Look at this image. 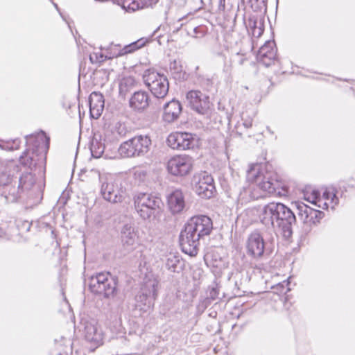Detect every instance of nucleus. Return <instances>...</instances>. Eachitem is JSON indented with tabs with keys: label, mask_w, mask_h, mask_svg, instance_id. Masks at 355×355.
I'll return each instance as SVG.
<instances>
[{
	"label": "nucleus",
	"mask_w": 355,
	"mask_h": 355,
	"mask_svg": "<svg viewBox=\"0 0 355 355\" xmlns=\"http://www.w3.org/2000/svg\"><path fill=\"white\" fill-rule=\"evenodd\" d=\"M105 50L107 52V56L109 60L122 56L121 46L119 44H111Z\"/></svg>",
	"instance_id": "obj_31"
},
{
	"label": "nucleus",
	"mask_w": 355,
	"mask_h": 355,
	"mask_svg": "<svg viewBox=\"0 0 355 355\" xmlns=\"http://www.w3.org/2000/svg\"><path fill=\"white\" fill-rule=\"evenodd\" d=\"M193 166V160L189 156H175L167 163L168 171L173 175L184 176L187 175Z\"/></svg>",
	"instance_id": "obj_15"
},
{
	"label": "nucleus",
	"mask_w": 355,
	"mask_h": 355,
	"mask_svg": "<svg viewBox=\"0 0 355 355\" xmlns=\"http://www.w3.org/2000/svg\"><path fill=\"white\" fill-rule=\"evenodd\" d=\"M35 153L33 151L31 153L29 151L24 152L23 155L20 156L19 161L20 163L32 169L33 167H35L37 164V162L39 159H35Z\"/></svg>",
	"instance_id": "obj_27"
},
{
	"label": "nucleus",
	"mask_w": 355,
	"mask_h": 355,
	"mask_svg": "<svg viewBox=\"0 0 355 355\" xmlns=\"http://www.w3.org/2000/svg\"><path fill=\"white\" fill-rule=\"evenodd\" d=\"M40 159H44L43 155H41V156H40Z\"/></svg>",
	"instance_id": "obj_47"
},
{
	"label": "nucleus",
	"mask_w": 355,
	"mask_h": 355,
	"mask_svg": "<svg viewBox=\"0 0 355 355\" xmlns=\"http://www.w3.org/2000/svg\"><path fill=\"white\" fill-rule=\"evenodd\" d=\"M236 56L239 58L238 62H239V64L242 65L244 63V62H245V60L246 59L245 55L243 54H241L239 53H237L236 54Z\"/></svg>",
	"instance_id": "obj_40"
},
{
	"label": "nucleus",
	"mask_w": 355,
	"mask_h": 355,
	"mask_svg": "<svg viewBox=\"0 0 355 355\" xmlns=\"http://www.w3.org/2000/svg\"><path fill=\"white\" fill-rule=\"evenodd\" d=\"M144 45V42L139 40L131 44L124 46L123 48H121L122 56L127 55L128 53H133L135 51L140 49Z\"/></svg>",
	"instance_id": "obj_30"
},
{
	"label": "nucleus",
	"mask_w": 355,
	"mask_h": 355,
	"mask_svg": "<svg viewBox=\"0 0 355 355\" xmlns=\"http://www.w3.org/2000/svg\"><path fill=\"white\" fill-rule=\"evenodd\" d=\"M99 180L101 182V193L105 200L112 203L123 200V191L111 176L99 175Z\"/></svg>",
	"instance_id": "obj_12"
},
{
	"label": "nucleus",
	"mask_w": 355,
	"mask_h": 355,
	"mask_svg": "<svg viewBox=\"0 0 355 355\" xmlns=\"http://www.w3.org/2000/svg\"><path fill=\"white\" fill-rule=\"evenodd\" d=\"M90 115L94 119H98L104 109L103 96L98 92H92L89 97Z\"/></svg>",
	"instance_id": "obj_21"
},
{
	"label": "nucleus",
	"mask_w": 355,
	"mask_h": 355,
	"mask_svg": "<svg viewBox=\"0 0 355 355\" xmlns=\"http://www.w3.org/2000/svg\"><path fill=\"white\" fill-rule=\"evenodd\" d=\"M135 85V80L132 77H126L123 78L119 84V93L121 96H125L127 93Z\"/></svg>",
	"instance_id": "obj_28"
},
{
	"label": "nucleus",
	"mask_w": 355,
	"mask_h": 355,
	"mask_svg": "<svg viewBox=\"0 0 355 355\" xmlns=\"http://www.w3.org/2000/svg\"><path fill=\"white\" fill-rule=\"evenodd\" d=\"M152 258L150 255L147 256L146 254H144L141 256L140 262H139V268H146L148 270L151 266Z\"/></svg>",
	"instance_id": "obj_36"
},
{
	"label": "nucleus",
	"mask_w": 355,
	"mask_h": 355,
	"mask_svg": "<svg viewBox=\"0 0 355 355\" xmlns=\"http://www.w3.org/2000/svg\"><path fill=\"white\" fill-rule=\"evenodd\" d=\"M35 183V178L32 173H25L19 178V188L21 190H30Z\"/></svg>",
	"instance_id": "obj_26"
},
{
	"label": "nucleus",
	"mask_w": 355,
	"mask_h": 355,
	"mask_svg": "<svg viewBox=\"0 0 355 355\" xmlns=\"http://www.w3.org/2000/svg\"><path fill=\"white\" fill-rule=\"evenodd\" d=\"M143 79L145 85L156 98H163L167 95L169 83L164 74L148 69L145 71Z\"/></svg>",
	"instance_id": "obj_9"
},
{
	"label": "nucleus",
	"mask_w": 355,
	"mask_h": 355,
	"mask_svg": "<svg viewBox=\"0 0 355 355\" xmlns=\"http://www.w3.org/2000/svg\"><path fill=\"white\" fill-rule=\"evenodd\" d=\"M118 133L120 136H123L125 134V126L122 124H119L118 127Z\"/></svg>",
	"instance_id": "obj_41"
},
{
	"label": "nucleus",
	"mask_w": 355,
	"mask_h": 355,
	"mask_svg": "<svg viewBox=\"0 0 355 355\" xmlns=\"http://www.w3.org/2000/svg\"><path fill=\"white\" fill-rule=\"evenodd\" d=\"M242 120L243 121V125L246 128H250L252 125V120L251 118L245 119L243 115L241 116Z\"/></svg>",
	"instance_id": "obj_39"
},
{
	"label": "nucleus",
	"mask_w": 355,
	"mask_h": 355,
	"mask_svg": "<svg viewBox=\"0 0 355 355\" xmlns=\"http://www.w3.org/2000/svg\"><path fill=\"white\" fill-rule=\"evenodd\" d=\"M272 241V238L265 239L263 235L258 230L252 231L245 241V249L247 254L254 259H260L265 254H269L270 250L269 243Z\"/></svg>",
	"instance_id": "obj_6"
},
{
	"label": "nucleus",
	"mask_w": 355,
	"mask_h": 355,
	"mask_svg": "<svg viewBox=\"0 0 355 355\" xmlns=\"http://www.w3.org/2000/svg\"><path fill=\"white\" fill-rule=\"evenodd\" d=\"M168 205L173 214H180L185 207L184 196L180 190H175L168 196Z\"/></svg>",
	"instance_id": "obj_22"
},
{
	"label": "nucleus",
	"mask_w": 355,
	"mask_h": 355,
	"mask_svg": "<svg viewBox=\"0 0 355 355\" xmlns=\"http://www.w3.org/2000/svg\"><path fill=\"white\" fill-rule=\"evenodd\" d=\"M194 189L196 193L202 198H211L216 191L213 178L210 175L203 173L199 176Z\"/></svg>",
	"instance_id": "obj_16"
},
{
	"label": "nucleus",
	"mask_w": 355,
	"mask_h": 355,
	"mask_svg": "<svg viewBox=\"0 0 355 355\" xmlns=\"http://www.w3.org/2000/svg\"><path fill=\"white\" fill-rule=\"evenodd\" d=\"M90 150L94 157H100L104 152L105 146L103 144L94 139L91 143Z\"/></svg>",
	"instance_id": "obj_29"
},
{
	"label": "nucleus",
	"mask_w": 355,
	"mask_h": 355,
	"mask_svg": "<svg viewBox=\"0 0 355 355\" xmlns=\"http://www.w3.org/2000/svg\"><path fill=\"white\" fill-rule=\"evenodd\" d=\"M130 107L136 110H143L149 105V96L146 92L138 91L130 99Z\"/></svg>",
	"instance_id": "obj_23"
},
{
	"label": "nucleus",
	"mask_w": 355,
	"mask_h": 355,
	"mask_svg": "<svg viewBox=\"0 0 355 355\" xmlns=\"http://www.w3.org/2000/svg\"><path fill=\"white\" fill-rule=\"evenodd\" d=\"M277 57V49L273 41H267L259 50L257 58L258 62L266 67L275 63Z\"/></svg>",
	"instance_id": "obj_18"
},
{
	"label": "nucleus",
	"mask_w": 355,
	"mask_h": 355,
	"mask_svg": "<svg viewBox=\"0 0 355 355\" xmlns=\"http://www.w3.org/2000/svg\"><path fill=\"white\" fill-rule=\"evenodd\" d=\"M304 200L322 209H329V207L334 209L339 202L338 198L333 188L327 189L323 192L322 198L320 197V193L316 190H312L311 193L306 191L304 193Z\"/></svg>",
	"instance_id": "obj_10"
},
{
	"label": "nucleus",
	"mask_w": 355,
	"mask_h": 355,
	"mask_svg": "<svg viewBox=\"0 0 355 355\" xmlns=\"http://www.w3.org/2000/svg\"><path fill=\"white\" fill-rule=\"evenodd\" d=\"M293 209L296 211L298 218L304 224L315 225L324 217L322 211L311 208L303 202L297 201L292 203Z\"/></svg>",
	"instance_id": "obj_13"
},
{
	"label": "nucleus",
	"mask_w": 355,
	"mask_h": 355,
	"mask_svg": "<svg viewBox=\"0 0 355 355\" xmlns=\"http://www.w3.org/2000/svg\"><path fill=\"white\" fill-rule=\"evenodd\" d=\"M123 4V8L128 12H134L139 8V4L135 0H117Z\"/></svg>",
	"instance_id": "obj_33"
},
{
	"label": "nucleus",
	"mask_w": 355,
	"mask_h": 355,
	"mask_svg": "<svg viewBox=\"0 0 355 355\" xmlns=\"http://www.w3.org/2000/svg\"><path fill=\"white\" fill-rule=\"evenodd\" d=\"M198 141L196 135L186 132H173L167 138L168 145L171 148L179 150L193 148L198 145Z\"/></svg>",
	"instance_id": "obj_14"
},
{
	"label": "nucleus",
	"mask_w": 355,
	"mask_h": 355,
	"mask_svg": "<svg viewBox=\"0 0 355 355\" xmlns=\"http://www.w3.org/2000/svg\"><path fill=\"white\" fill-rule=\"evenodd\" d=\"M19 166L14 161H8L0 164V186L8 184L11 179L19 173Z\"/></svg>",
	"instance_id": "obj_19"
},
{
	"label": "nucleus",
	"mask_w": 355,
	"mask_h": 355,
	"mask_svg": "<svg viewBox=\"0 0 355 355\" xmlns=\"http://www.w3.org/2000/svg\"><path fill=\"white\" fill-rule=\"evenodd\" d=\"M84 336L87 342L96 347L101 345L103 343L104 334L103 330L95 320L85 323Z\"/></svg>",
	"instance_id": "obj_17"
},
{
	"label": "nucleus",
	"mask_w": 355,
	"mask_h": 355,
	"mask_svg": "<svg viewBox=\"0 0 355 355\" xmlns=\"http://www.w3.org/2000/svg\"><path fill=\"white\" fill-rule=\"evenodd\" d=\"M182 105L177 100H172L164 107L163 120L167 123L176 121L182 112Z\"/></svg>",
	"instance_id": "obj_20"
},
{
	"label": "nucleus",
	"mask_w": 355,
	"mask_h": 355,
	"mask_svg": "<svg viewBox=\"0 0 355 355\" xmlns=\"http://www.w3.org/2000/svg\"><path fill=\"white\" fill-rule=\"evenodd\" d=\"M37 140H42V141H46L47 144L49 143V138H47L43 133L38 135Z\"/></svg>",
	"instance_id": "obj_43"
},
{
	"label": "nucleus",
	"mask_w": 355,
	"mask_h": 355,
	"mask_svg": "<svg viewBox=\"0 0 355 355\" xmlns=\"http://www.w3.org/2000/svg\"><path fill=\"white\" fill-rule=\"evenodd\" d=\"M289 279L290 278L273 286L272 288L275 290V292L282 295L286 294L291 291V288L288 287L290 284Z\"/></svg>",
	"instance_id": "obj_34"
},
{
	"label": "nucleus",
	"mask_w": 355,
	"mask_h": 355,
	"mask_svg": "<svg viewBox=\"0 0 355 355\" xmlns=\"http://www.w3.org/2000/svg\"><path fill=\"white\" fill-rule=\"evenodd\" d=\"M232 60L225 59L222 69V75L227 81L232 80Z\"/></svg>",
	"instance_id": "obj_32"
},
{
	"label": "nucleus",
	"mask_w": 355,
	"mask_h": 355,
	"mask_svg": "<svg viewBox=\"0 0 355 355\" xmlns=\"http://www.w3.org/2000/svg\"><path fill=\"white\" fill-rule=\"evenodd\" d=\"M89 287L92 293L110 297L116 291V282L109 272H100L90 278Z\"/></svg>",
	"instance_id": "obj_8"
},
{
	"label": "nucleus",
	"mask_w": 355,
	"mask_h": 355,
	"mask_svg": "<svg viewBox=\"0 0 355 355\" xmlns=\"http://www.w3.org/2000/svg\"><path fill=\"white\" fill-rule=\"evenodd\" d=\"M158 281L153 275L146 276L139 293L135 296V308L142 313L149 311L157 297Z\"/></svg>",
	"instance_id": "obj_4"
},
{
	"label": "nucleus",
	"mask_w": 355,
	"mask_h": 355,
	"mask_svg": "<svg viewBox=\"0 0 355 355\" xmlns=\"http://www.w3.org/2000/svg\"><path fill=\"white\" fill-rule=\"evenodd\" d=\"M209 297L211 300H216L218 298V288L217 287L212 288L209 292Z\"/></svg>",
	"instance_id": "obj_38"
},
{
	"label": "nucleus",
	"mask_w": 355,
	"mask_h": 355,
	"mask_svg": "<svg viewBox=\"0 0 355 355\" xmlns=\"http://www.w3.org/2000/svg\"><path fill=\"white\" fill-rule=\"evenodd\" d=\"M213 229L211 218L205 215L191 218L180 233V242L182 252L191 257L198 252L200 241L209 236Z\"/></svg>",
	"instance_id": "obj_3"
},
{
	"label": "nucleus",
	"mask_w": 355,
	"mask_h": 355,
	"mask_svg": "<svg viewBox=\"0 0 355 355\" xmlns=\"http://www.w3.org/2000/svg\"><path fill=\"white\" fill-rule=\"evenodd\" d=\"M261 223L268 229L278 228L284 237L288 239L293 234V225L296 223V216L290 207L281 202H270L261 209Z\"/></svg>",
	"instance_id": "obj_2"
},
{
	"label": "nucleus",
	"mask_w": 355,
	"mask_h": 355,
	"mask_svg": "<svg viewBox=\"0 0 355 355\" xmlns=\"http://www.w3.org/2000/svg\"><path fill=\"white\" fill-rule=\"evenodd\" d=\"M107 59H108V57L107 56L106 51L105 53H103L101 51L93 52L89 55V60L92 63H100Z\"/></svg>",
	"instance_id": "obj_35"
},
{
	"label": "nucleus",
	"mask_w": 355,
	"mask_h": 355,
	"mask_svg": "<svg viewBox=\"0 0 355 355\" xmlns=\"http://www.w3.org/2000/svg\"><path fill=\"white\" fill-rule=\"evenodd\" d=\"M186 99L190 107L197 113L209 116L211 112V103L206 94L198 90L187 92Z\"/></svg>",
	"instance_id": "obj_11"
},
{
	"label": "nucleus",
	"mask_w": 355,
	"mask_h": 355,
	"mask_svg": "<svg viewBox=\"0 0 355 355\" xmlns=\"http://www.w3.org/2000/svg\"><path fill=\"white\" fill-rule=\"evenodd\" d=\"M146 175V173L142 170H137L135 173V175L136 177L139 176L140 178H144Z\"/></svg>",
	"instance_id": "obj_42"
},
{
	"label": "nucleus",
	"mask_w": 355,
	"mask_h": 355,
	"mask_svg": "<svg viewBox=\"0 0 355 355\" xmlns=\"http://www.w3.org/2000/svg\"><path fill=\"white\" fill-rule=\"evenodd\" d=\"M261 3H263L264 7H266V1L267 0H261Z\"/></svg>",
	"instance_id": "obj_45"
},
{
	"label": "nucleus",
	"mask_w": 355,
	"mask_h": 355,
	"mask_svg": "<svg viewBox=\"0 0 355 355\" xmlns=\"http://www.w3.org/2000/svg\"><path fill=\"white\" fill-rule=\"evenodd\" d=\"M6 236V232L1 227H0V238H5Z\"/></svg>",
	"instance_id": "obj_44"
},
{
	"label": "nucleus",
	"mask_w": 355,
	"mask_h": 355,
	"mask_svg": "<svg viewBox=\"0 0 355 355\" xmlns=\"http://www.w3.org/2000/svg\"><path fill=\"white\" fill-rule=\"evenodd\" d=\"M135 207L143 219H148L155 211L161 209L163 205L160 198L150 193H140L134 198Z\"/></svg>",
	"instance_id": "obj_7"
},
{
	"label": "nucleus",
	"mask_w": 355,
	"mask_h": 355,
	"mask_svg": "<svg viewBox=\"0 0 355 355\" xmlns=\"http://www.w3.org/2000/svg\"><path fill=\"white\" fill-rule=\"evenodd\" d=\"M150 146L151 139L148 135H137L123 142L119 153L124 157L144 156L150 150Z\"/></svg>",
	"instance_id": "obj_5"
},
{
	"label": "nucleus",
	"mask_w": 355,
	"mask_h": 355,
	"mask_svg": "<svg viewBox=\"0 0 355 355\" xmlns=\"http://www.w3.org/2000/svg\"><path fill=\"white\" fill-rule=\"evenodd\" d=\"M121 239L124 245L132 248L137 243L138 237L134 228L130 225H125L121 230Z\"/></svg>",
	"instance_id": "obj_24"
},
{
	"label": "nucleus",
	"mask_w": 355,
	"mask_h": 355,
	"mask_svg": "<svg viewBox=\"0 0 355 355\" xmlns=\"http://www.w3.org/2000/svg\"><path fill=\"white\" fill-rule=\"evenodd\" d=\"M246 180L250 182L248 187H243L240 192L241 200L247 202L261 197L257 191V186L263 191L282 197L288 193L286 187H280L279 182L275 178L272 173H269L259 164H251L246 172Z\"/></svg>",
	"instance_id": "obj_1"
},
{
	"label": "nucleus",
	"mask_w": 355,
	"mask_h": 355,
	"mask_svg": "<svg viewBox=\"0 0 355 355\" xmlns=\"http://www.w3.org/2000/svg\"><path fill=\"white\" fill-rule=\"evenodd\" d=\"M257 22H254V27L252 28V35L254 37H260L263 33V25L261 21L259 22V26L257 25Z\"/></svg>",
	"instance_id": "obj_37"
},
{
	"label": "nucleus",
	"mask_w": 355,
	"mask_h": 355,
	"mask_svg": "<svg viewBox=\"0 0 355 355\" xmlns=\"http://www.w3.org/2000/svg\"><path fill=\"white\" fill-rule=\"evenodd\" d=\"M54 6L58 9V6L56 3H53Z\"/></svg>",
	"instance_id": "obj_46"
},
{
	"label": "nucleus",
	"mask_w": 355,
	"mask_h": 355,
	"mask_svg": "<svg viewBox=\"0 0 355 355\" xmlns=\"http://www.w3.org/2000/svg\"><path fill=\"white\" fill-rule=\"evenodd\" d=\"M166 267L171 272H180L183 270L184 263L180 256L171 253L167 256Z\"/></svg>",
	"instance_id": "obj_25"
}]
</instances>
